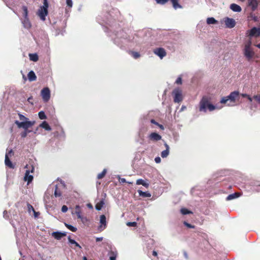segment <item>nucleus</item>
<instances>
[{
    "label": "nucleus",
    "instance_id": "6e6d98bb",
    "mask_svg": "<svg viewBox=\"0 0 260 260\" xmlns=\"http://www.w3.org/2000/svg\"><path fill=\"white\" fill-rule=\"evenodd\" d=\"M154 160H155V162L156 163V164H158V163H160V161H161V158L159 156H157V157H156L155 158H154Z\"/></svg>",
    "mask_w": 260,
    "mask_h": 260
},
{
    "label": "nucleus",
    "instance_id": "c756f323",
    "mask_svg": "<svg viewBox=\"0 0 260 260\" xmlns=\"http://www.w3.org/2000/svg\"><path fill=\"white\" fill-rule=\"evenodd\" d=\"M54 136L60 139H64L66 138L65 133L62 128H61L60 133L56 132L54 133Z\"/></svg>",
    "mask_w": 260,
    "mask_h": 260
},
{
    "label": "nucleus",
    "instance_id": "c9c22d12",
    "mask_svg": "<svg viewBox=\"0 0 260 260\" xmlns=\"http://www.w3.org/2000/svg\"><path fill=\"white\" fill-rule=\"evenodd\" d=\"M218 21L214 17H209L207 19V23L208 24H215Z\"/></svg>",
    "mask_w": 260,
    "mask_h": 260
},
{
    "label": "nucleus",
    "instance_id": "c03bdc74",
    "mask_svg": "<svg viewBox=\"0 0 260 260\" xmlns=\"http://www.w3.org/2000/svg\"><path fill=\"white\" fill-rule=\"evenodd\" d=\"M183 224L185 226H186L187 228H189V229H194L195 228V226L190 224V223H188L187 221H184L183 222Z\"/></svg>",
    "mask_w": 260,
    "mask_h": 260
},
{
    "label": "nucleus",
    "instance_id": "4468645a",
    "mask_svg": "<svg viewBox=\"0 0 260 260\" xmlns=\"http://www.w3.org/2000/svg\"><path fill=\"white\" fill-rule=\"evenodd\" d=\"M249 36L250 37H258L260 36V27H253L251 29L249 30Z\"/></svg>",
    "mask_w": 260,
    "mask_h": 260
},
{
    "label": "nucleus",
    "instance_id": "13d9d810",
    "mask_svg": "<svg viewBox=\"0 0 260 260\" xmlns=\"http://www.w3.org/2000/svg\"><path fill=\"white\" fill-rule=\"evenodd\" d=\"M32 100V96H30V97H29V98L27 99V101H28L29 103H30L31 105H33V103H32V102H31Z\"/></svg>",
    "mask_w": 260,
    "mask_h": 260
},
{
    "label": "nucleus",
    "instance_id": "338daca9",
    "mask_svg": "<svg viewBox=\"0 0 260 260\" xmlns=\"http://www.w3.org/2000/svg\"><path fill=\"white\" fill-rule=\"evenodd\" d=\"M183 254H184V257L186 258H188V256H187V253L186 251H184L183 252Z\"/></svg>",
    "mask_w": 260,
    "mask_h": 260
},
{
    "label": "nucleus",
    "instance_id": "5fc2aeb1",
    "mask_svg": "<svg viewBox=\"0 0 260 260\" xmlns=\"http://www.w3.org/2000/svg\"><path fill=\"white\" fill-rule=\"evenodd\" d=\"M3 217H4L5 219H8V218H9L8 213V212H7L6 210H5V211L3 212Z\"/></svg>",
    "mask_w": 260,
    "mask_h": 260
},
{
    "label": "nucleus",
    "instance_id": "cd10ccee",
    "mask_svg": "<svg viewBox=\"0 0 260 260\" xmlns=\"http://www.w3.org/2000/svg\"><path fill=\"white\" fill-rule=\"evenodd\" d=\"M105 205V199H102L100 201L95 205V209L98 211H100Z\"/></svg>",
    "mask_w": 260,
    "mask_h": 260
},
{
    "label": "nucleus",
    "instance_id": "a18cd8bd",
    "mask_svg": "<svg viewBox=\"0 0 260 260\" xmlns=\"http://www.w3.org/2000/svg\"><path fill=\"white\" fill-rule=\"evenodd\" d=\"M132 55L133 57L135 59H137L140 56V53L138 52L132 51Z\"/></svg>",
    "mask_w": 260,
    "mask_h": 260
},
{
    "label": "nucleus",
    "instance_id": "603ef678",
    "mask_svg": "<svg viewBox=\"0 0 260 260\" xmlns=\"http://www.w3.org/2000/svg\"><path fill=\"white\" fill-rule=\"evenodd\" d=\"M253 98L255 99L258 103H260V94L254 95Z\"/></svg>",
    "mask_w": 260,
    "mask_h": 260
},
{
    "label": "nucleus",
    "instance_id": "dca6fc26",
    "mask_svg": "<svg viewBox=\"0 0 260 260\" xmlns=\"http://www.w3.org/2000/svg\"><path fill=\"white\" fill-rule=\"evenodd\" d=\"M67 235V232L56 231L51 233V236L56 240H60L63 237Z\"/></svg>",
    "mask_w": 260,
    "mask_h": 260
},
{
    "label": "nucleus",
    "instance_id": "680f3d73",
    "mask_svg": "<svg viewBox=\"0 0 260 260\" xmlns=\"http://www.w3.org/2000/svg\"><path fill=\"white\" fill-rule=\"evenodd\" d=\"M152 255L154 256H157V252L155 251V250H153V252H152Z\"/></svg>",
    "mask_w": 260,
    "mask_h": 260
},
{
    "label": "nucleus",
    "instance_id": "a19ab883",
    "mask_svg": "<svg viewBox=\"0 0 260 260\" xmlns=\"http://www.w3.org/2000/svg\"><path fill=\"white\" fill-rule=\"evenodd\" d=\"M54 194L56 198L61 197V192L59 190H58L57 185H55V189L54 190Z\"/></svg>",
    "mask_w": 260,
    "mask_h": 260
},
{
    "label": "nucleus",
    "instance_id": "4d7b16f0",
    "mask_svg": "<svg viewBox=\"0 0 260 260\" xmlns=\"http://www.w3.org/2000/svg\"><path fill=\"white\" fill-rule=\"evenodd\" d=\"M150 122L151 123L154 124L155 125H158V123L156 122L154 119H152L150 120Z\"/></svg>",
    "mask_w": 260,
    "mask_h": 260
},
{
    "label": "nucleus",
    "instance_id": "39448f33",
    "mask_svg": "<svg viewBox=\"0 0 260 260\" xmlns=\"http://www.w3.org/2000/svg\"><path fill=\"white\" fill-rule=\"evenodd\" d=\"M48 7L49 3L48 0H43V4L40 7L37 13L42 21L46 20V17L48 14Z\"/></svg>",
    "mask_w": 260,
    "mask_h": 260
},
{
    "label": "nucleus",
    "instance_id": "de8ad7c7",
    "mask_svg": "<svg viewBox=\"0 0 260 260\" xmlns=\"http://www.w3.org/2000/svg\"><path fill=\"white\" fill-rule=\"evenodd\" d=\"M155 1L158 4L164 5L168 2L169 0H155Z\"/></svg>",
    "mask_w": 260,
    "mask_h": 260
},
{
    "label": "nucleus",
    "instance_id": "b1692460",
    "mask_svg": "<svg viewBox=\"0 0 260 260\" xmlns=\"http://www.w3.org/2000/svg\"><path fill=\"white\" fill-rule=\"evenodd\" d=\"M68 241L70 244L71 245H74L76 247H78L79 249H82V247L81 245L77 243L74 239H72L70 236L68 237Z\"/></svg>",
    "mask_w": 260,
    "mask_h": 260
},
{
    "label": "nucleus",
    "instance_id": "72a5a7b5",
    "mask_svg": "<svg viewBox=\"0 0 260 260\" xmlns=\"http://www.w3.org/2000/svg\"><path fill=\"white\" fill-rule=\"evenodd\" d=\"M22 10L23 11V17H28V11L27 6L23 5L22 6Z\"/></svg>",
    "mask_w": 260,
    "mask_h": 260
},
{
    "label": "nucleus",
    "instance_id": "864d4df0",
    "mask_svg": "<svg viewBox=\"0 0 260 260\" xmlns=\"http://www.w3.org/2000/svg\"><path fill=\"white\" fill-rule=\"evenodd\" d=\"M118 178L119 179V181L120 183H126V179L124 178H121L119 176H118Z\"/></svg>",
    "mask_w": 260,
    "mask_h": 260
},
{
    "label": "nucleus",
    "instance_id": "f704fd0d",
    "mask_svg": "<svg viewBox=\"0 0 260 260\" xmlns=\"http://www.w3.org/2000/svg\"><path fill=\"white\" fill-rule=\"evenodd\" d=\"M29 57V59L33 61H37L39 59L38 55L37 53H30Z\"/></svg>",
    "mask_w": 260,
    "mask_h": 260
},
{
    "label": "nucleus",
    "instance_id": "774afa93",
    "mask_svg": "<svg viewBox=\"0 0 260 260\" xmlns=\"http://www.w3.org/2000/svg\"><path fill=\"white\" fill-rule=\"evenodd\" d=\"M159 127H160L161 129H164V126L161 124H160L158 123V125H157Z\"/></svg>",
    "mask_w": 260,
    "mask_h": 260
},
{
    "label": "nucleus",
    "instance_id": "0e129e2a",
    "mask_svg": "<svg viewBox=\"0 0 260 260\" xmlns=\"http://www.w3.org/2000/svg\"><path fill=\"white\" fill-rule=\"evenodd\" d=\"M87 206L88 207V208H89V209H92L93 208V207H92V205L90 204V203H88L87 204Z\"/></svg>",
    "mask_w": 260,
    "mask_h": 260
},
{
    "label": "nucleus",
    "instance_id": "bf43d9fd",
    "mask_svg": "<svg viewBox=\"0 0 260 260\" xmlns=\"http://www.w3.org/2000/svg\"><path fill=\"white\" fill-rule=\"evenodd\" d=\"M103 238L102 237H97L96 238V242H100L102 240H103Z\"/></svg>",
    "mask_w": 260,
    "mask_h": 260
},
{
    "label": "nucleus",
    "instance_id": "8fccbe9b",
    "mask_svg": "<svg viewBox=\"0 0 260 260\" xmlns=\"http://www.w3.org/2000/svg\"><path fill=\"white\" fill-rule=\"evenodd\" d=\"M68 210V208L66 205H63L61 207V211L63 213H66L67 212Z\"/></svg>",
    "mask_w": 260,
    "mask_h": 260
},
{
    "label": "nucleus",
    "instance_id": "f257e3e1",
    "mask_svg": "<svg viewBox=\"0 0 260 260\" xmlns=\"http://www.w3.org/2000/svg\"><path fill=\"white\" fill-rule=\"evenodd\" d=\"M113 43L121 50H125L129 47V44L133 42L134 37L128 36L123 30L109 35Z\"/></svg>",
    "mask_w": 260,
    "mask_h": 260
},
{
    "label": "nucleus",
    "instance_id": "4be33fe9",
    "mask_svg": "<svg viewBox=\"0 0 260 260\" xmlns=\"http://www.w3.org/2000/svg\"><path fill=\"white\" fill-rule=\"evenodd\" d=\"M31 126H27V127H21L24 129V131L22 132L20 134L21 138H25L28 134L32 132V131L28 129Z\"/></svg>",
    "mask_w": 260,
    "mask_h": 260
},
{
    "label": "nucleus",
    "instance_id": "49530a36",
    "mask_svg": "<svg viewBox=\"0 0 260 260\" xmlns=\"http://www.w3.org/2000/svg\"><path fill=\"white\" fill-rule=\"evenodd\" d=\"M175 83L177 84H181L182 83V79L181 75L179 76L175 81Z\"/></svg>",
    "mask_w": 260,
    "mask_h": 260
},
{
    "label": "nucleus",
    "instance_id": "aec40b11",
    "mask_svg": "<svg viewBox=\"0 0 260 260\" xmlns=\"http://www.w3.org/2000/svg\"><path fill=\"white\" fill-rule=\"evenodd\" d=\"M80 209V206L79 205H76L75 207V213L77 214L78 218L80 219L83 222L84 220H86L87 218L81 215Z\"/></svg>",
    "mask_w": 260,
    "mask_h": 260
},
{
    "label": "nucleus",
    "instance_id": "f3484780",
    "mask_svg": "<svg viewBox=\"0 0 260 260\" xmlns=\"http://www.w3.org/2000/svg\"><path fill=\"white\" fill-rule=\"evenodd\" d=\"M149 140L153 141H158L161 139V136L157 133H151L148 136Z\"/></svg>",
    "mask_w": 260,
    "mask_h": 260
},
{
    "label": "nucleus",
    "instance_id": "09e8293b",
    "mask_svg": "<svg viewBox=\"0 0 260 260\" xmlns=\"http://www.w3.org/2000/svg\"><path fill=\"white\" fill-rule=\"evenodd\" d=\"M137 223L136 222H127L126 223V225L128 226H136L137 225Z\"/></svg>",
    "mask_w": 260,
    "mask_h": 260
},
{
    "label": "nucleus",
    "instance_id": "e433bc0d",
    "mask_svg": "<svg viewBox=\"0 0 260 260\" xmlns=\"http://www.w3.org/2000/svg\"><path fill=\"white\" fill-rule=\"evenodd\" d=\"M110 255L109 257L110 260H116L117 256V251H111L110 252Z\"/></svg>",
    "mask_w": 260,
    "mask_h": 260
},
{
    "label": "nucleus",
    "instance_id": "f8f14e48",
    "mask_svg": "<svg viewBox=\"0 0 260 260\" xmlns=\"http://www.w3.org/2000/svg\"><path fill=\"white\" fill-rule=\"evenodd\" d=\"M34 171V168L32 167L31 170H26L24 176V180L25 181H27V183H29L31 182V181L33 180V176L30 174V172L32 173Z\"/></svg>",
    "mask_w": 260,
    "mask_h": 260
},
{
    "label": "nucleus",
    "instance_id": "2eb2a0df",
    "mask_svg": "<svg viewBox=\"0 0 260 260\" xmlns=\"http://www.w3.org/2000/svg\"><path fill=\"white\" fill-rule=\"evenodd\" d=\"M248 6L250 8L252 12L255 11L258 6V0H247Z\"/></svg>",
    "mask_w": 260,
    "mask_h": 260
},
{
    "label": "nucleus",
    "instance_id": "f03ea898",
    "mask_svg": "<svg viewBox=\"0 0 260 260\" xmlns=\"http://www.w3.org/2000/svg\"><path fill=\"white\" fill-rule=\"evenodd\" d=\"M97 22L103 26L104 30L107 32L109 29L107 26H111V23L113 22V18L110 11V7L108 5L105 6V9L96 18Z\"/></svg>",
    "mask_w": 260,
    "mask_h": 260
},
{
    "label": "nucleus",
    "instance_id": "a878e982",
    "mask_svg": "<svg viewBox=\"0 0 260 260\" xmlns=\"http://www.w3.org/2000/svg\"><path fill=\"white\" fill-rule=\"evenodd\" d=\"M240 196V194L238 192H234L229 194L226 198L227 201H230L236 199Z\"/></svg>",
    "mask_w": 260,
    "mask_h": 260
},
{
    "label": "nucleus",
    "instance_id": "6ab92c4d",
    "mask_svg": "<svg viewBox=\"0 0 260 260\" xmlns=\"http://www.w3.org/2000/svg\"><path fill=\"white\" fill-rule=\"evenodd\" d=\"M164 146L166 147V149L161 152V156L162 158H166L169 154L170 153V147L167 143H164Z\"/></svg>",
    "mask_w": 260,
    "mask_h": 260
},
{
    "label": "nucleus",
    "instance_id": "20e7f679",
    "mask_svg": "<svg viewBox=\"0 0 260 260\" xmlns=\"http://www.w3.org/2000/svg\"><path fill=\"white\" fill-rule=\"evenodd\" d=\"M20 121L16 120L14 123L16 124L19 128L21 127H27V126H32L35 123V121H30L28 118L21 113H18Z\"/></svg>",
    "mask_w": 260,
    "mask_h": 260
},
{
    "label": "nucleus",
    "instance_id": "423d86ee",
    "mask_svg": "<svg viewBox=\"0 0 260 260\" xmlns=\"http://www.w3.org/2000/svg\"><path fill=\"white\" fill-rule=\"evenodd\" d=\"M239 92L238 91H234L230 93V94L226 96L221 98L220 103L222 104H225L228 101L231 102H235L236 99L238 96Z\"/></svg>",
    "mask_w": 260,
    "mask_h": 260
},
{
    "label": "nucleus",
    "instance_id": "7c9ffc66",
    "mask_svg": "<svg viewBox=\"0 0 260 260\" xmlns=\"http://www.w3.org/2000/svg\"><path fill=\"white\" fill-rule=\"evenodd\" d=\"M136 184L137 185H142L143 186L147 188L148 187L149 185L148 183L146 182L142 179H138L136 181Z\"/></svg>",
    "mask_w": 260,
    "mask_h": 260
},
{
    "label": "nucleus",
    "instance_id": "bb28decb",
    "mask_svg": "<svg viewBox=\"0 0 260 260\" xmlns=\"http://www.w3.org/2000/svg\"><path fill=\"white\" fill-rule=\"evenodd\" d=\"M28 79L29 81H34L36 80L37 77L33 71H30L27 74Z\"/></svg>",
    "mask_w": 260,
    "mask_h": 260
},
{
    "label": "nucleus",
    "instance_id": "6e6552de",
    "mask_svg": "<svg viewBox=\"0 0 260 260\" xmlns=\"http://www.w3.org/2000/svg\"><path fill=\"white\" fill-rule=\"evenodd\" d=\"M41 96L43 101L45 102H48L50 98V90L48 87L43 88L41 92Z\"/></svg>",
    "mask_w": 260,
    "mask_h": 260
},
{
    "label": "nucleus",
    "instance_id": "1a4fd4ad",
    "mask_svg": "<svg viewBox=\"0 0 260 260\" xmlns=\"http://www.w3.org/2000/svg\"><path fill=\"white\" fill-rule=\"evenodd\" d=\"M107 227V221L106 216L104 214L100 217V225L98 226V230L100 232L104 231Z\"/></svg>",
    "mask_w": 260,
    "mask_h": 260
},
{
    "label": "nucleus",
    "instance_id": "9b49d317",
    "mask_svg": "<svg viewBox=\"0 0 260 260\" xmlns=\"http://www.w3.org/2000/svg\"><path fill=\"white\" fill-rule=\"evenodd\" d=\"M225 25L226 28H232L236 25V21L233 18L225 17L224 18Z\"/></svg>",
    "mask_w": 260,
    "mask_h": 260
},
{
    "label": "nucleus",
    "instance_id": "0eeeda50",
    "mask_svg": "<svg viewBox=\"0 0 260 260\" xmlns=\"http://www.w3.org/2000/svg\"><path fill=\"white\" fill-rule=\"evenodd\" d=\"M173 101L175 103H179L183 100L182 91L179 88H175L172 92Z\"/></svg>",
    "mask_w": 260,
    "mask_h": 260
},
{
    "label": "nucleus",
    "instance_id": "4c0bfd02",
    "mask_svg": "<svg viewBox=\"0 0 260 260\" xmlns=\"http://www.w3.org/2000/svg\"><path fill=\"white\" fill-rule=\"evenodd\" d=\"M64 225L69 230L73 232H76L77 230V228L70 224L64 223Z\"/></svg>",
    "mask_w": 260,
    "mask_h": 260
},
{
    "label": "nucleus",
    "instance_id": "2f4dec72",
    "mask_svg": "<svg viewBox=\"0 0 260 260\" xmlns=\"http://www.w3.org/2000/svg\"><path fill=\"white\" fill-rule=\"evenodd\" d=\"M173 8L175 9H181L182 8V6L179 4V0H171Z\"/></svg>",
    "mask_w": 260,
    "mask_h": 260
},
{
    "label": "nucleus",
    "instance_id": "052dcab7",
    "mask_svg": "<svg viewBox=\"0 0 260 260\" xmlns=\"http://www.w3.org/2000/svg\"><path fill=\"white\" fill-rule=\"evenodd\" d=\"M12 153V150L11 149L8 153H6V154H8V156L9 157L11 156Z\"/></svg>",
    "mask_w": 260,
    "mask_h": 260
},
{
    "label": "nucleus",
    "instance_id": "58836bf2",
    "mask_svg": "<svg viewBox=\"0 0 260 260\" xmlns=\"http://www.w3.org/2000/svg\"><path fill=\"white\" fill-rule=\"evenodd\" d=\"M39 117L41 120L46 119L47 118V116L45 114V113L43 111H41L38 113Z\"/></svg>",
    "mask_w": 260,
    "mask_h": 260
},
{
    "label": "nucleus",
    "instance_id": "393cba45",
    "mask_svg": "<svg viewBox=\"0 0 260 260\" xmlns=\"http://www.w3.org/2000/svg\"><path fill=\"white\" fill-rule=\"evenodd\" d=\"M39 127L45 129L46 131H49L51 130V127L46 121H43L40 125Z\"/></svg>",
    "mask_w": 260,
    "mask_h": 260
},
{
    "label": "nucleus",
    "instance_id": "c85d7f7f",
    "mask_svg": "<svg viewBox=\"0 0 260 260\" xmlns=\"http://www.w3.org/2000/svg\"><path fill=\"white\" fill-rule=\"evenodd\" d=\"M138 192L140 197L144 198H150L151 196V193L148 191H143L142 190L139 189L138 190Z\"/></svg>",
    "mask_w": 260,
    "mask_h": 260
},
{
    "label": "nucleus",
    "instance_id": "a211bd4d",
    "mask_svg": "<svg viewBox=\"0 0 260 260\" xmlns=\"http://www.w3.org/2000/svg\"><path fill=\"white\" fill-rule=\"evenodd\" d=\"M253 52L251 50L248 46H246L244 49V55L248 59H251L253 56Z\"/></svg>",
    "mask_w": 260,
    "mask_h": 260
},
{
    "label": "nucleus",
    "instance_id": "9d476101",
    "mask_svg": "<svg viewBox=\"0 0 260 260\" xmlns=\"http://www.w3.org/2000/svg\"><path fill=\"white\" fill-rule=\"evenodd\" d=\"M153 53L160 59H162L167 55L165 49L162 47L156 48L153 50Z\"/></svg>",
    "mask_w": 260,
    "mask_h": 260
},
{
    "label": "nucleus",
    "instance_id": "ddd939ff",
    "mask_svg": "<svg viewBox=\"0 0 260 260\" xmlns=\"http://www.w3.org/2000/svg\"><path fill=\"white\" fill-rule=\"evenodd\" d=\"M20 21L23 27L26 29H29L31 27V24L28 17H23L20 18Z\"/></svg>",
    "mask_w": 260,
    "mask_h": 260
},
{
    "label": "nucleus",
    "instance_id": "69168bd1",
    "mask_svg": "<svg viewBox=\"0 0 260 260\" xmlns=\"http://www.w3.org/2000/svg\"><path fill=\"white\" fill-rule=\"evenodd\" d=\"M247 98L249 101V102H251L252 101V98L250 97L249 95H248V96H247Z\"/></svg>",
    "mask_w": 260,
    "mask_h": 260
},
{
    "label": "nucleus",
    "instance_id": "79ce46f5",
    "mask_svg": "<svg viewBox=\"0 0 260 260\" xmlns=\"http://www.w3.org/2000/svg\"><path fill=\"white\" fill-rule=\"evenodd\" d=\"M106 172L107 170L106 169H104L101 173L98 175L97 178L99 179H102L105 176Z\"/></svg>",
    "mask_w": 260,
    "mask_h": 260
},
{
    "label": "nucleus",
    "instance_id": "412c9836",
    "mask_svg": "<svg viewBox=\"0 0 260 260\" xmlns=\"http://www.w3.org/2000/svg\"><path fill=\"white\" fill-rule=\"evenodd\" d=\"M5 163L6 166L10 168H14L15 166L13 165L10 158H9L8 154L5 155Z\"/></svg>",
    "mask_w": 260,
    "mask_h": 260
},
{
    "label": "nucleus",
    "instance_id": "37998d69",
    "mask_svg": "<svg viewBox=\"0 0 260 260\" xmlns=\"http://www.w3.org/2000/svg\"><path fill=\"white\" fill-rule=\"evenodd\" d=\"M29 207H31V210H32V211H33V212H34V217H35V218H37V217H38V216H39V215H40V213H39V212H36V211L34 210V209L33 207H32L31 205H30V204H28V207L29 208Z\"/></svg>",
    "mask_w": 260,
    "mask_h": 260
},
{
    "label": "nucleus",
    "instance_id": "7ed1b4c3",
    "mask_svg": "<svg viewBox=\"0 0 260 260\" xmlns=\"http://www.w3.org/2000/svg\"><path fill=\"white\" fill-rule=\"evenodd\" d=\"M199 111L204 113H206L208 110L209 111H213L216 108V107L211 104L206 96H204L202 98L199 103Z\"/></svg>",
    "mask_w": 260,
    "mask_h": 260
},
{
    "label": "nucleus",
    "instance_id": "ea45409f",
    "mask_svg": "<svg viewBox=\"0 0 260 260\" xmlns=\"http://www.w3.org/2000/svg\"><path fill=\"white\" fill-rule=\"evenodd\" d=\"M249 18L253 20L254 22H257L258 21V18L257 16H256L253 12H251L249 14Z\"/></svg>",
    "mask_w": 260,
    "mask_h": 260
},
{
    "label": "nucleus",
    "instance_id": "e2e57ef3",
    "mask_svg": "<svg viewBox=\"0 0 260 260\" xmlns=\"http://www.w3.org/2000/svg\"><path fill=\"white\" fill-rule=\"evenodd\" d=\"M248 94H247V93H242L241 94V96L243 97V98H247V96H248Z\"/></svg>",
    "mask_w": 260,
    "mask_h": 260
},
{
    "label": "nucleus",
    "instance_id": "5701e85b",
    "mask_svg": "<svg viewBox=\"0 0 260 260\" xmlns=\"http://www.w3.org/2000/svg\"><path fill=\"white\" fill-rule=\"evenodd\" d=\"M230 8L235 12H240L242 11L241 7L239 5L234 3L230 5Z\"/></svg>",
    "mask_w": 260,
    "mask_h": 260
},
{
    "label": "nucleus",
    "instance_id": "3c124183",
    "mask_svg": "<svg viewBox=\"0 0 260 260\" xmlns=\"http://www.w3.org/2000/svg\"><path fill=\"white\" fill-rule=\"evenodd\" d=\"M67 5L69 7H72L73 6L72 0H66Z\"/></svg>",
    "mask_w": 260,
    "mask_h": 260
},
{
    "label": "nucleus",
    "instance_id": "473e14b6",
    "mask_svg": "<svg viewBox=\"0 0 260 260\" xmlns=\"http://www.w3.org/2000/svg\"><path fill=\"white\" fill-rule=\"evenodd\" d=\"M180 213L183 215L192 214V212L191 211L184 207L181 208Z\"/></svg>",
    "mask_w": 260,
    "mask_h": 260
}]
</instances>
